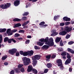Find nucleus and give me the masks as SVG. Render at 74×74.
I'll return each instance as SVG.
<instances>
[{"instance_id":"20e7f679","label":"nucleus","mask_w":74,"mask_h":74,"mask_svg":"<svg viewBox=\"0 0 74 74\" xmlns=\"http://www.w3.org/2000/svg\"><path fill=\"white\" fill-rule=\"evenodd\" d=\"M27 19V17H22V19L17 18H15L13 20L14 22H20L22 20H26Z\"/></svg>"},{"instance_id":"f03ea898","label":"nucleus","mask_w":74,"mask_h":74,"mask_svg":"<svg viewBox=\"0 0 74 74\" xmlns=\"http://www.w3.org/2000/svg\"><path fill=\"white\" fill-rule=\"evenodd\" d=\"M23 61L24 63V65L26 66V65H29V63H30V59L27 57H23L22 58Z\"/></svg>"},{"instance_id":"7c9ffc66","label":"nucleus","mask_w":74,"mask_h":74,"mask_svg":"<svg viewBox=\"0 0 74 74\" xmlns=\"http://www.w3.org/2000/svg\"><path fill=\"white\" fill-rule=\"evenodd\" d=\"M51 55H48V56H46V58L47 59H51Z\"/></svg>"},{"instance_id":"f3484780","label":"nucleus","mask_w":74,"mask_h":74,"mask_svg":"<svg viewBox=\"0 0 74 74\" xmlns=\"http://www.w3.org/2000/svg\"><path fill=\"white\" fill-rule=\"evenodd\" d=\"M67 51L68 52H71V53H73V54H74V51L73 50L70 49L69 48H68L67 49Z\"/></svg>"},{"instance_id":"b1692460","label":"nucleus","mask_w":74,"mask_h":74,"mask_svg":"<svg viewBox=\"0 0 74 74\" xmlns=\"http://www.w3.org/2000/svg\"><path fill=\"white\" fill-rule=\"evenodd\" d=\"M15 73H19L20 72V69L18 68H16L15 69Z\"/></svg>"},{"instance_id":"4c0bfd02","label":"nucleus","mask_w":74,"mask_h":74,"mask_svg":"<svg viewBox=\"0 0 74 74\" xmlns=\"http://www.w3.org/2000/svg\"><path fill=\"white\" fill-rule=\"evenodd\" d=\"M20 71L22 72V73H24V72H25V69H24V68H21L20 70Z\"/></svg>"},{"instance_id":"338daca9","label":"nucleus","mask_w":74,"mask_h":74,"mask_svg":"<svg viewBox=\"0 0 74 74\" xmlns=\"http://www.w3.org/2000/svg\"><path fill=\"white\" fill-rule=\"evenodd\" d=\"M4 65H5V66H7L8 64V63L7 62H5L4 63Z\"/></svg>"},{"instance_id":"bb28decb","label":"nucleus","mask_w":74,"mask_h":74,"mask_svg":"<svg viewBox=\"0 0 74 74\" xmlns=\"http://www.w3.org/2000/svg\"><path fill=\"white\" fill-rule=\"evenodd\" d=\"M8 39H9V38L8 37L5 38L4 40V42H7V41H8Z\"/></svg>"},{"instance_id":"c03bdc74","label":"nucleus","mask_w":74,"mask_h":74,"mask_svg":"<svg viewBox=\"0 0 74 74\" xmlns=\"http://www.w3.org/2000/svg\"><path fill=\"white\" fill-rule=\"evenodd\" d=\"M11 32V29H8L6 31V33H8Z\"/></svg>"},{"instance_id":"c9c22d12","label":"nucleus","mask_w":74,"mask_h":74,"mask_svg":"<svg viewBox=\"0 0 74 74\" xmlns=\"http://www.w3.org/2000/svg\"><path fill=\"white\" fill-rule=\"evenodd\" d=\"M48 71V69H45L44 71V73H47Z\"/></svg>"},{"instance_id":"c85d7f7f","label":"nucleus","mask_w":74,"mask_h":74,"mask_svg":"<svg viewBox=\"0 0 74 74\" xmlns=\"http://www.w3.org/2000/svg\"><path fill=\"white\" fill-rule=\"evenodd\" d=\"M45 23L44 21H42L40 22L39 24L40 26H42L44 25H45Z\"/></svg>"},{"instance_id":"c756f323","label":"nucleus","mask_w":74,"mask_h":74,"mask_svg":"<svg viewBox=\"0 0 74 74\" xmlns=\"http://www.w3.org/2000/svg\"><path fill=\"white\" fill-rule=\"evenodd\" d=\"M40 41L42 42H43L44 43V38H42L40 39L39 40Z\"/></svg>"},{"instance_id":"603ef678","label":"nucleus","mask_w":74,"mask_h":74,"mask_svg":"<svg viewBox=\"0 0 74 74\" xmlns=\"http://www.w3.org/2000/svg\"><path fill=\"white\" fill-rule=\"evenodd\" d=\"M16 56H19V52H17L16 53Z\"/></svg>"},{"instance_id":"9d476101","label":"nucleus","mask_w":74,"mask_h":74,"mask_svg":"<svg viewBox=\"0 0 74 74\" xmlns=\"http://www.w3.org/2000/svg\"><path fill=\"white\" fill-rule=\"evenodd\" d=\"M49 40V38L47 37L46 38L44 39V42H45V44L46 45H48L49 44V42H48V40Z\"/></svg>"},{"instance_id":"393cba45","label":"nucleus","mask_w":74,"mask_h":74,"mask_svg":"<svg viewBox=\"0 0 74 74\" xmlns=\"http://www.w3.org/2000/svg\"><path fill=\"white\" fill-rule=\"evenodd\" d=\"M0 8H1L2 9L4 10V9H6L5 7V5L4 4H2L0 5Z\"/></svg>"},{"instance_id":"6ab92c4d","label":"nucleus","mask_w":74,"mask_h":74,"mask_svg":"<svg viewBox=\"0 0 74 74\" xmlns=\"http://www.w3.org/2000/svg\"><path fill=\"white\" fill-rule=\"evenodd\" d=\"M7 30V29L5 28L0 29V33H4V32H5Z\"/></svg>"},{"instance_id":"473e14b6","label":"nucleus","mask_w":74,"mask_h":74,"mask_svg":"<svg viewBox=\"0 0 74 74\" xmlns=\"http://www.w3.org/2000/svg\"><path fill=\"white\" fill-rule=\"evenodd\" d=\"M29 14L28 12H25L24 14H23V16H27Z\"/></svg>"},{"instance_id":"052dcab7","label":"nucleus","mask_w":74,"mask_h":74,"mask_svg":"<svg viewBox=\"0 0 74 74\" xmlns=\"http://www.w3.org/2000/svg\"><path fill=\"white\" fill-rule=\"evenodd\" d=\"M11 39H12V41L13 42H14V43L16 42V40H15L13 38H11Z\"/></svg>"},{"instance_id":"a878e982","label":"nucleus","mask_w":74,"mask_h":74,"mask_svg":"<svg viewBox=\"0 0 74 74\" xmlns=\"http://www.w3.org/2000/svg\"><path fill=\"white\" fill-rule=\"evenodd\" d=\"M7 57H8V56L7 55L3 56L2 58V60H5V59L7 58Z\"/></svg>"},{"instance_id":"49530a36","label":"nucleus","mask_w":74,"mask_h":74,"mask_svg":"<svg viewBox=\"0 0 74 74\" xmlns=\"http://www.w3.org/2000/svg\"><path fill=\"white\" fill-rule=\"evenodd\" d=\"M15 73V71L13 70H12L10 72V74H14Z\"/></svg>"},{"instance_id":"680f3d73","label":"nucleus","mask_w":74,"mask_h":74,"mask_svg":"<svg viewBox=\"0 0 74 74\" xmlns=\"http://www.w3.org/2000/svg\"><path fill=\"white\" fill-rule=\"evenodd\" d=\"M60 45L61 46V47H63V46H64V45H63V42L60 43Z\"/></svg>"},{"instance_id":"6e6d98bb","label":"nucleus","mask_w":74,"mask_h":74,"mask_svg":"<svg viewBox=\"0 0 74 74\" xmlns=\"http://www.w3.org/2000/svg\"><path fill=\"white\" fill-rule=\"evenodd\" d=\"M58 52H62V51H63V50L61 49H58Z\"/></svg>"},{"instance_id":"4468645a","label":"nucleus","mask_w":74,"mask_h":74,"mask_svg":"<svg viewBox=\"0 0 74 74\" xmlns=\"http://www.w3.org/2000/svg\"><path fill=\"white\" fill-rule=\"evenodd\" d=\"M71 59H67L65 62V64H69L71 62Z\"/></svg>"},{"instance_id":"aec40b11","label":"nucleus","mask_w":74,"mask_h":74,"mask_svg":"<svg viewBox=\"0 0 74 74\" xmlns=\"http://www.w3.org/2000/svg\"><path fill=\"white\" fill-rule=\"evenodd\" d=\"M52 64L51 63H48L47 64V66L48 69H49V68H51V67H52Z\"/></svg>"},{"instance_id":"37998d69","label":"nucleus","mask_w":74,"mask_h":74,"mask_svg":"<svg viewBox=\"0 0 74 74\" xmlns=\"http://www.w3.org/2000/svg\"><path fill=\"white\" fill-rule=\"evenodd\" d=\"M23 66V64H19L18 65V69H20V68L22 67Z\"/></svg>"},{"instance_id":"864d4df0","label":"nucleus","mask_w":74,"mask_h":74,"mask_svg":"<svg viewBox=\"0 0 74 74\" xmlns=\"http://www.w3.org/2000/svg\"><path fill=\"white\" fill-rule=\"evenodd\" d=\"M30 42V40H27L26 42H25V43L26 44H29V43Z\"/></svg>"},{"instance_id":"dca6fc26","label":"nucleus","mask_w":74,"mask_h":74,"mask_svg":"<svg viewBox=\"0 0 74 74\" xmlns=\"http://www.w3.org/2000/svg\"><path fill=\"white\" fill-rule=\"evenodd\" d=\"M11 6V3H7L6 4H5V7L6 9V8H8V7H10Z\"/></svg>"},{"instance_id":"774afa93","label":"nucleus","mask_w":74,"mask_h":74,"mask_svg":"<svg viewBox=\"0 0 74 74\" xmlns=\"http://www.w3.org/2000/svg\"><path fill=\"white\" fill-rule=\"evenodd\" d=\"M27 24L25 22L22 25V26H25V25H26Z\"/></svg>"},{"instance_id":"f704fd0d","label":"nucleus","mask_w":74,"mask_h":74,"mask_svg":"<svg viewBox=\"0 0 74 74\" xmlns=\"http://www.w3.org/2000/svg\"><path fill=\"white\" fill-rule=\"evenodd\" d=\"M70 37V35L68 34L66 35V39H69Z\"/></svg>"},{"instance_id":"412c9836","label":"nucleus","mask_w":74,"mask_h":74,"mask_svg":"<svg viewBox=\"0 0 74 74\" xmlns=\"http://www.w3.org/2000/svg\"><path fill=\"white\" fill-rule=\"evenodd\" d=\"M44 43H42V42L40 41L37 42V44L39 45V46H42L44 45Z\"/></svg>"},{"instance_id":"69168bd1","label":"nucleus","mask_w":74,"mask_h":74,"mask_svg":"<svg viewBox=\"0 0 74 74\" xmlns=\"http://www.w3.org/2000/svg\"><path fill=\"white\" fill-rule=\"evenodd\" d=\"M54 36H56L58 34V33L56 32H53Z\"/></svg>"},{"instance_id":"f8f14e48","label":"nucleus","mask_w":74,"mask_h":74,"mask_svg":"<svg viewBox=\"0 0 74 74\" xmlns=\"http://www.w3.org/2000/svg\"><path fill=\"white\" fill-rule=\"evenodd\" d=\"M20 3V1H16L14 2V5L15 6H18L19 4Z\"/></svg>"},{"instance_id":"0eeeda50","label":"nucleus","mask_w":74,"mask_h":74,"mask_svg":"<svg viewBox=\"0 0 74 74\" xmlns=\"http://www.w3.org/2000/svg\"><path fill=\"white\" fill-rule=\"evenodd\" d=\"M72 30V27H69L67 26H66L64 29L65 31H66L67 32H71Z\"/></svg>"},{"instance_id":"ddd939ff","label":"nucleus","mask_w":74,"mask_h":74,"mask_svg":"<svg viewBox=\"0 0 74 74\" xmlns=\"http://www.w3.org/2000/svg\"><path fill=\"white\" fill-rule=\"evenodd\" d=\"M28 55L29 56H32L33 55V53H34V51L33 50H31L30 51H28Z\"/></svg>"},{"instance_id":"4d7b16f0","label":"nucleus","mask_w":74,"mask_h":74,"mask_svg":"<svg viewBox=\"0 0 74 74\" xmlns=\"http://www.w3.org/2000/svg\"><path fill=\"white\" fill-rule=\"evenodd\" d=\"M67 21H70V18H68L67 17L66 20V21L67 22Z\"/></svg>"},{"instance_id":"7ed1b4c3","label":"nucleus","mask_w":74,"mask_h":74,"mask_svg":"<svg viewBox=\"0 0 74 74\" xmlns=\"http://www.w3.org/2000/svg\"><path fill=\"white\" fill-rule=\"evenodd\" d=\"M48 42L49 43L48 45H49L50 47H52L54 45V42H53V38H51L49 39Z\"/></svg>"},{"instance_id":"cd10ccee","label":"nucleus","mask_w":74,"mask_h":74,"mask_svg":"<svg viewBox=\"0 0 74 74\" xmlns=\"http://www.w3.org/2000/svg\"><path fill=\"white\" fill-rule=\"evenodd\" d=\"M67 56H66V58H67L68 59H71V56L69 54V53H67Z\"/></svg>"},{"instance_id":"3c124183","label":"nucleus","mask_w":74,"mask_h":74,"mask_svg":"<svg viewBox=\"0 0 74 74\" xmlns=\"http://www.w3.org/2000/svg\"><path fill=\"white\" fill-rule=\"evenodd\" d=\"M58 18V16H54V19H53L54 20V21H56V20L57 19V18Z\"/></svg>"},{"instance_id":"9b49d317","label":"nucleus","mask_w":74,"mask_h":74,"mask_svg":"<svg viewBox=\"0 0 74 74\" xmlns=\"http://www.w3.org/2000/svg\"><path fill=\"white\" fill-rule=\"evenodd\" d=\"M33 66H29L28 67V69H27V72H30L31 71H32L33 70Z\"/></svg>"},{"instance_id":"ea45409f","label":"nucleus","mask_w":74,"mask_h":74,"mask_svg":"<svg viewBox=\"0 0 74 74\" xmlns=\"http://www.w3.org/2000/svg\"><path fill=\"white\" fill-rule=\"evenodd\" d=\"M73 44H74V42L73 41H71L68 42L69 45H71Z\"/></svg>"},{"instance_id":"e2e57ef3","label":"nucleus","mask_w":74,"mask_h":74,"mask_svg":"<svg viewBox=\"0 0 74 74\" xmlns=\"http://www.w3.org/2000/svg\"><path fill=\"white\" fill-rule=\"evenodd\" d=\"M17 29H14V30H12V33H15V32H17Z\"/></svg>"},{"instance_id":"de8ad7c7","label":"nucleus","mask_w":74,"mask_h":74,"mask_svg":"<svg viewBox=\"0 0 74 74\" xmlns=\"http://www.w3.org/2000/svg\"><path fill=\"white\" fill-rule=\"evenodd\" d=\"M19 53H20V55H23V53H24V52H23V51H19Z\"/></svg>"},{"instance_id":"2f4dec72","label":"nucleus","mask_w":74,"mask_h":74,"mask_svg":"<svg viewBox=\"0 0 74 74\" xmlns=\"http://www.w3.org/2000/svg\"><path fill=\"white\" fill-rule=\"evenodd\" d=\"M20 36V34L18 33L15 34L14 35V37H19V36Z\"/></svg>"},{"instance_id":"1a4fd4ad","label":"nucleus","mask_w":74,"mask_h":74,"mask_svg":"<svg viewBox=\"0 0 74 74\" xmlns=\"http://www.w3.org/2000/svg\"><path fill=\"white\" fill-rule=\"evenodd\" d=\"M50 47L49 46V45H45L44 46H43L42 47V49H48V48Z\"/></svg>"},{"instance_id":"a211bd4d","label":"nucleus","mask_w":74,"mask_h":74,"mask_svg":"<svg viewBox=\"0 0 74 74\" xmlns=\"http://www.w3.org/2000/svg\"><path fill=\"white\" fill-rule=\"evenodd\" d=\"M22 25L21 23H19L16 24L15 25L14 27V28H16V27H19L20 26H21Z\"/></svg>"},{"instance_id":"a19ab883","label":"nucleus","mask_w":74,"mask_h":74,"mask_svg":"<svg viewBox=\"0 0 74 74\" xmlns=\"http://www.w3.org/2000/svg\"><path fill=\"white\" fill-rule=\"evenodd\" d=\"M8 43H9L10 44V43H11L12 42V39H8Z\"/></svg>"},{"instance_id":"a18cd8bd","label":"nucleus","mask_w":74,"mask_h":74,"mask_svg":"<svg viewBox=\"0 0 74 74\" xmlns=\"http://www.w3.org/2000/svg\"><path fill=\"white\" fill-rule=\"evenodd\" d=\"M56 57V56L55 54H53L52 55L51 58V59H53V58H55Z\"/></svg>"},{"instance_id":"4be33fe9","label":"nucleus","mask_w":74,"mask_h":74,"mask_svg":"<svg viewBox=\"0 0 74 74\" xmlns=\"http://www.w3.org/2000/svg\"><path fill=\"white\" fill-rule=\"evenodd\" d=\"M33 73H34V74H37L38 73V71L37 70L33 68L32 71Z\"/></svg>"},{"instance_id":"09e8293b","label":"nucleus","mask_w":74,"mask_h":74,"mask_svg":"<svg viewBox=\"0 0 74 74\" xmlns=\"http://www.w3.org/2000/svg\"><path fill=\"white\" fill-rule=\"evenodd\" d=\"M67 17V16H65L63 18V20L64 21H66Z\"/></svg>"},{"instance_id":"e433bc0d","label":"nucleus","mask_w":74,"mask_h":74,"mask_svg":"<svg viewBox=\"0 0 74 74\" xmlns=\"http://www.w3.org/2000/svg\"><path fill=\"white\" fill-rule=\"evenodd\" d=\"M18 32L21 33H25V31L23 30H21L18 31Z\"/></svg>"},{"instance_id":"39448f33","label":"nucleus","mask_w":74,"mask_h":74,"mask_svg":"<svg viewBox=\"0 0 74 74\" xmlns=\"http://www.w3.org/2000/svg\"><path fill=\"white\" fill-rule=\"evenodd\" d=\"M17 51V49H13L10 50L8 51V53L11 55H14L15 53H16Z\"/></svg>"},{"instance_id":"79ce46f5","label":"nucleus","mask_w":74,"mask_h":74,"mask_svg":"<svg viewBox=\"0 0 74 74\" xmlns=\"http://www.w3.org/2000/svg\"><path fill=\"white\" fill-rule=\"evenodd\" d=\"M34 48L35 49H40V48H39L38 47H37V46H34Z\"/></svg>"},{"instance_id":"f257e3e1","label":"nucleus","mask_w":74,"mask_h":74,"mask_svg":"<svg viewBox=\"0 0 74 74\" xmlns=\"http://www.w3.org/2000/svg\"><path fill=\"white\" fill-rule=\"evenodd\" d=\"M41 56L38 55H36L34 56V58H32V60H33L32 62V64L34 67H35L37 64V60H39L40 59V58H41Z\"/></svg>"},{"instance_id":"bf43d9fd","label":"nucleus","mask_w":74,"mask_h":74,"mask_svg":"<svg viewBox=\"0 0 74 74\" xmlns=\"http://www.w3.org/2000/svg\"><path fill=\"white\" fill-rule=\"evenodd\" d=\"M64 23H61L60 24V26H64Z\"/></svg>"},{"instance_id":"13d9d810","label":"nucleus","mask_w":74,"mask_h":74,"mask_svg":"<svg viewBox=\"0 0 74 74\" xmlns=\"http://www.w3.org/2000/svg\"><path fill=\"white\" fill-rule=\"evenodd\" d=\"M46 26H48V25L45 24L42 26V27L44 28H45Z\"/></svg>"},{"instance_id":"58836bf2","label":"nucleus","mask_w":74,"mask_h":74,"mask_svg":"<svg viewBox=\"0 0 74 74\" xmlns=\"http://www.w3.org/2000/svg\"><path fill=\"white\" fill-rule=\"evenodd\" d=\"M70 23H71L70 22H67L65 23V25H66V26H67V25H69V24H70Z\"/></svg>"},{"instance_id":"5fc2aeb1","label":"nucleus","mask_w":74,"mask_h":74,"mask_svg":"<svg viewBox=\"0 0 74 74\" xmlns=\"http://www.w3.org/2000/svg\"><path fill=\"white\" fill-rule=\"evenodd\" d=\"M17 40H18L19 41H21L23 40V38H18Z\"/></svg>"},{"instance_id":"423d86ee","label":"nucleus","mask_w":74,"mask_h":74,"mask_svg":"<svg viewBox=\"0 0 74 74\" xmlns=\"http://www.w3.org/2000/svg\"><path fill=\"white\" fill-rule=\"evenodd\" d=\"M56 63H58V66L60 67L62 65V61L60 59H58L56 60Z\"/></svg>"},{"instance_id":"2eb2a0df","label":"nucleus","mask_w":74,"mask_h":74,"mask_svg":"<svg viewBox=\"0 0 74 74\" xmlns=\"http://www.w3.org/2000/svg\"><path fill=\"white\" fill-rule=\"evenodd\" d=\"M61 40V37H57L56 38V39H55V41L56 43H58L59 42H60Z\"/></svg>"},{"instance_id":"0e129e2a","label":"nucleus","mask_w":74,"mask_h":74,"mask_svg":"<svg viewBox=\"0 0 74 74\" xmlns=\"http://www.w3.org/2000/svg\"><path fill=\"white\" fill-rule=\"evenodd\" d=\"M29 1H32V2H36V1H37V0H29Z\"/></svg>"},{"instance_id":"6e6552de","label":"nucleus","mask_w":74,"mask_h":74,"mask_svg":"<svg viewBox=\"0 0 74 74\" xmlns=\"http://www.w3.org/2000/svg\"><path fill=\"white\" fill-rule=\"evenodd\" d=\"M67 33V32L65 31H63L60 32L59 33V35H61V36H64V35H66V34Z\"/></svg>"},{"instance_id":"8fccbe9b","label":"nucleus","mask_w":74,"mask_h":74,"mask_svg":"<svg viewBox=\"0 0 74 74\" xmlns=\"http://www.w3.org/2000/svg\"><path fill=\"white\" fill-rule=\"evenodd\" d=\"M8 36H11L12 34V32H9L8 33H7Z\"/></svg>"},{"instance_id":"5701e85b","label":"nucleus","mask_w":74,"mask_h":74,"mask_svg":"<svg viewBox=\"0 0 74 74\" xmlns=\"http://www.w3.org/2000/svg\"><path fill=\"white\" fill-rule=\"evenodd\" d=\"M23 56H29V53H28V51L26 52H25L23 53Z\"/></svg>"},{"instance_id":"72a5a7b5","label":"nucleus","mask_w":74,"mask_h":74,"mask_svg":"<svg viewBox=\"0 0 74 74\" xmlns=\"http://www.w3.org/2000/svg\"><path fill=\"white\" fill-rule=\"evenodd\" d=\"M66 53L64 52H63L61 54V56H66Z\"/></svg>"}]
</instances>
